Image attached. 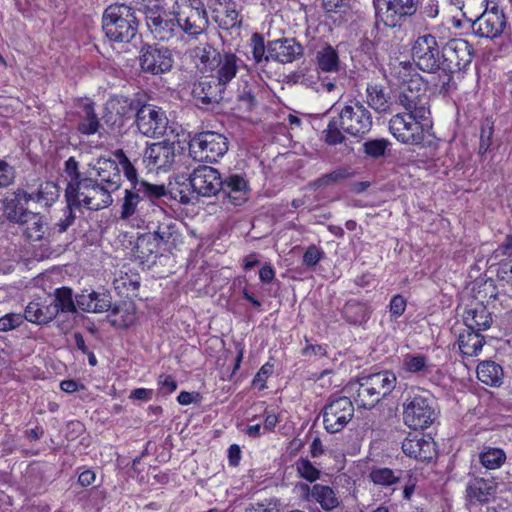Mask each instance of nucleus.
<instances>
[{
  "mask_svg": "<svg viewBox=\"0 0 512 512\" xmlns=\"http://www.w3.org/2000/svg\"><path fill=\"white\" fill-rule=\"evenodd\" d=\"M369 478L375 485L390 487L401 480L402 471H394L386 467H376L370 471Z\"/></svg>",
  "mask_w": 512,
  "mask_h": 512,
  "instance_id": "09e8293b",
  "label": "nucleus"
},
{
  "mask_svg": "<svg viewBox=\"0 0 512 512\" xmlns=\"http://www.w3.org/2000/svg\"><path fill=\"white\" fill-rule=\"evenodd\" d=\"M27 218L19 225L24 226V233L31 241H40L46 229V222L40 213L30 212Z\"/></svg>",
  "mask_w": 512,
  "mask_h": 512,
  "instance_id": "c03bdc74",
  "label": "nucleus"
},
{
  "mask_svg": "<svg viewBox=\"0 0 512 512\" xmlns=\"http://www.w3.org/2000/svg\"><path fill=\"white\" fill-rule=\"evenodd\" d=\"M409 113H397L389 121V130L402 144L421 145L425 140L426 128L422 120Z\"/></svg>",
  "mask_w": 512,
  "mask_h": 512,
  "instance_id": "1a4fd4ad",
  "label": "nucleus"
},
{
  "mask_svg": "<svg viewBox=\"0 0 512 512\" xmlns=\"http://www.w3.org/2000/svg\"><path fill=\"white\" fill-rule=\"evenodd\" d=\"M390 141L384 138L372 139L363 143V152L367 157L378 159L386 154Z\"/></svg>",
  "mask_w": 512,
  "mask_h": 512,
  "instance_id": "5fc2aeb1",
  "label": "nucleus"
},
{
  "mask_svg": "<svg viewBox=\"0 0 512 512\" xmlns=\"http://www.w3.org/2000/svg\"><path fill=\"white\" fill-rule=\"evenodd\" d=\"M79 120L77 130L83 135H93L100 128V121L95 113L93 103H86L78 112Z\"/></svg>",
  "mask_w": 512,
  "mask_h": 512,
  "instance_id": "a19ab883",
  "label": "nucleus"
},
{
  "mask_svg": "<svg viewBox=\"0 0 512 512\" xmlns=\"http://www.w3.org/2000/svg\"><path fill=\"white\" fill-rule=\"evenodd\" d=\"M90 170L94 172L98 184L106 186L110 190L117 191L122 184L120 169L115 160L99 157L94 163L89 164ZM92 176L93 173H90Z\"/></svg>",
  "mask_w": 512,
  "mask_h": 512,
  "instance_id": "a211bd4d",
  "label": "nucleus"
},
{
  "mask_svg": "<svg viewBox=\"0 0 512 512\" xmlns=\"http://www.w3.org/2000/svg\"><path fill=\"white\" fill-rule=\"evenodd\" d=\"M30 201H34L42 207H51L60 196L59 186L53 181L41 182L35 191L28 192Z\"/></svg>",
  "mask_w": 512,
  "mask_h": 512,
  "instance_id": "f704fd0d",
  "label": "nucleus"
},
{
  "mask_svg": "<svg viewBox=\"0 0 512 512\" xmlns=\"http://www.w3.org/2000/svg\"><path fill=\"white\" fill-rule=\"evenodd\" d=\"M133 189L141 195L143 200L148 199L152 202L166 196L168 193L164 185L151 184L145 180L136 182Z\"/></svg>",
  "mask_w": 512,
  "mask_h": 512,
  "instance_id": "3c124183",
  "label": "nucleus"
},
{
  "mask_svg": "<svg viewBox=\"0 0 512 512\" xmlns=\"http://www.w3.org/2000/svg\"><path fill=\"white\" fill-rule=\"evenodd\" d=\"M474 57L473 46L465 39L453 38L443 46V73L451 75L467 68Z\"/></svg>",
  "mask_w": 512,
  "mask_h": 512,
  "instance_id": "9b49d317",
  "label": "nucleus"
},
{
  "mask_svg": "<svg viewBox=\"0 0 512 512\" xmlns=\"http://www.w3.org/2000/svg\"><path fill=\"white\" fill-rule=\"evenodd\" d=\"M411 55L415 65L421 71L443 72V47L439 46L435 36L431 34L418 36L411 47Z\"/></svg>",
  "mask_w": 512,
  "mask_h": 512,
  "instance_id": "423d86ee",
  "label": "nucleus"
},
{
  "mask_svg": "<svg viewBox=\"0 0 512 512\" xmlns=\"http://www.w3.org/2000/svg\"><path fill=\"white\" fill-rule=\"evenodd\" d=\"M371 310L366 303L359 302L355 299L347 301L342 309V315L345 320L353 325H362L366 323L370 317Z\"/></svg>",
  "mask_w": 512,
  "mask_h": 512,
  "instance_id": "ea45409f",
  "label": "nucleus"
},
{
  "mask_svg": "<svg viewBox=\"0 0 512 512\" xmlns=\"http://www.w3.org/2000/svg\"><path fill=\"white\" fill-rule=\"evenodd\" d=\"M57 316V309L55 306L46 305L42 306L36 302H30L24 311V320L35 324H47Z\"/></svg>",
  "mask_w": 512,
  "mask_h": 512,
  "instance_id": "58836bf2",
  "label": "nucleus"
},
{
  "mask_svg": "<svg viewBox=\"0 0 512 512\" xmlns=\"http://www.w3.org/2000/svg\"><path fill=\"white\" fill-rule=\"evenodd\" d=\"M31 196L28 191L18 188L3 200V213L13 223L23 222L31 211L26 208Z\"/></svg>",
  "mask_w": 512,
  "mask_h": 512,
  "instance_id": "4be33fe9",
  "label": "nucleus"
},
{
  "mask_svg": "<svg viewBox=\"0 0 512 512\" xmlns=\"http://www.w3.org/2000/svg\"><path fill=\"white\" fill-rule=\"evenodd\" d=\"M405 455L419 461H430L436 455L435 442L421 433H409L402 442Z\"/></svg>",
  "mask_w": 512,
  "mask_h": 512,
  "instance_id": "6ab92c4d",
  "label": "nucleus"
},
{
  "mask_svg": "<svg viewBox=\"0 0 512 512\" xmlns=\"http://www.w3.org/2000/svg\"><path fill=\"white\" fill-rule=\"evenodd\" d=\"M143 201L141 195L133 189H126L121 206L120 218L129 219L137 212L138 205Z\"/></svg>",
  "mask_w": 512,
  "mask_h": 512,
  "instance_id": "864d4df0",
  "label": "nucleus"
},
{
  "mask_svg": "<svg viewBox=\"0 0 512 512\" xmlns=\"http://www.w3.org/2000/svg\"><path fill=\"white\" fill-rule=\"evenodd\" d=\"M506 460L504 451L500 448L484 447L479 454L480 463L487 469L499 468Z\"/></svg>",
  "mask_w": 512,
  "mask_h": 512,
  "instance_id": "8fccbe9b",
  "label": "nucleus"
},
{
  "mask_svg": "<svg viewBox=\"0 0 512 512\" xmlns=\"http://www.w3.org/2000/svg\"><path fill=\"white\" fill-rule=\"evenodd\" d=\"M139 60L142 71L152 75L170 71L174 62L173 55L168 48L156 45L143 46Z\"/></svg>",
  "mask_w": 512,
  "mask_h": 512,
  "instance_id": "2eb2a0df",
  "label": "nucleus"
},
{
  "mask_svg": "<svg viewBox=\"0 0 512 512\" xmlns=\"http://www.w3.org/2000/svg\"><path fill=\"white\" fill-rule=\"evenodd\" d=\"M172 14L180 30L190 36H198L208 28V15L201 0H176Z\"/></svg>",
  "mask_w": 512,
  "mask_h": 512,
  "instance_id": "20e7f679",
  "label": "nucleus"
},
{
  "mask_svg": "<svg viewBox=\"0 0 512 512\" xmlns=\"http://www.w3.org/2000/svg\"><path fill=\"white\" fill-rule=\"evenodd\" d=\"M138 9L145 15L146 22L152 20L153 17L165 15L162 0H136Z\"/></svg>",
  "mask_w": 512,
  "mask_h": 512,
  "instance_id": "6e6d98bb",
  "label": "nucleus"
},
{
  "mask_svg": "<svg viewBox=\"0 0 512 512\" xmlns=\"http://www.w3.org/2000/svg\"><path fill=\"white\" fill-rule=\"evenodd\" d=\"M420 0H389L375 2L376 14L383 18L381 15L385 8V13L388 16L391 14L393 17L398 16L399 18L412 16L418 9Z\"/></svg>",
  "mask_w": 512,
  "mask_h": 512,
  "instance_id": "cd10ccee",
  "label": "nucleus"
},
{
  "mask_svg": "<svg viewBox=\"0 0 512 512\" xmlns=\"http://www.w3.org/2000/svg\"><path fill=\"white\" fill-rule=\"evenodd\" d=\"M325 256L322 248L312 244L309 245L303 255V264L308 268L315 267Z\"/></svg>",
  "mask_w": 512,
  "mask_h": 512,
  "instance_id": "680f3d73",
  "label": "nucleus"
},
{
  "mask_svg": "<svg viewBox=\"0 0 512 512\" xmlns=\"http://www.w3.org/2000/svg\"><path fill=\"white\" fill-rule=\"evenodd\" d=\"M146 24L154 38L159 41H169L180 33V28L175 16L169 18L166 12L165 15L153 17L152 20L146 22Z\"/></svg>",
  "mask_w": 512,
  "mask_h": 512,
  "instance_id": "bb28decb",
  "label": "nucleus"
},
{
  "mask_svg": "<svg viewBox=\"0 0 512 512\" xmlns=\"http://www.w3.org/2000/svg\"><path fill=\"white\" fill-rule=\"evenodd\" d=\"M175 157V144L173 142H155L148 145L144 150L143 163L148 169L166 171L174 163Z\"/></svg>",
  "mask_w": 512,
  "mask_h": 512,
  "instance_id": "f3484780",
  "label": "nucleus"
},
{
  "mask_svg": "<svg viewBox=\"0 0 512 512\" xmlns=\"http://www.w3.org/2000/svg\"><path fill=\"white\" fill-rule=\"evenodd\" d=\"M267 51L272 60L286 64L301 57L303 47L294 38H282L269 42Z\"/></svg>",
  "mask_w": 512,
  "mask_h": 512,
  "instance_id": "5701e85b",
  "label": "nucleus"
},
{
  "mask_svg": "<svg viewBox=\"0 0 512 512\" xmlns=\"http://www.w3.org/2000/svg\"><path fill=\"white\" fill-rule=\"evenodd\" d=\"M367 103L378 113L390 111L391 101L388 92L381 84H368L366 88Z\"/></svg>",
  "mask_w": 512,
  "mask_h": 512,
  "instance_id": "4c0bfd02",
  "label": "nucleus"
},
{
  "mask_svg": "<svg viewBox=\"0 0 512 512\" xmlns=\"http://www.w3.org/2000/svg\"><path fill=\"white\" fill-rule=\"evenodd\" d=\"M273 365L270 363H265L262 365L260 370L257 372V374L254 376L252 385L254 388L258 390H263L266 388V381L268 377L273 373Z\"/></svg>",
  "mask_w": 512,
  "mask_h": 512,
  "instance_id": "69168bd1",
  "label": "nucleus"
},
{
  "mask_svg": "<svg viewBox=\"0 0 512 512\" xmlns=\"http://www.w3.org/2000/svg\"><path fill=\"white\" fill-rule=\"evenodd\" d=\"M463 319L467 328L479 332L487 330L492 324L491 313L482 303H476L467 308Z\"/></svg>",
  "mask_w": 512,
  "mask_h": 512,
  "instance_id": "7c9ffc66",
  "label": "nucleus"
},
{
  "mask_svg": "<svg viewBox=\"0 0 512 512\" xmlns=\"http://www.w3.org/2000/svg\"><path fill=\"white\" fill-rule=\"evenodd\" d=\"M139 22L135 10L125 4L108 6L102 16V29L114 42L128 43L137 34Z\"/></svg>",
  "mask_w": 512,
  "mask_h": 512,
  "instance_id": "7ed1b4c3",
  "label": "nucleus"
},
{
  "mask_svg": "<svg viewBox=\"0 0 512 512\" xmlns=\"http://www.w3.org/2000/svg\"><path fill=\"white\" fill-rule=\"evenodd\" d=\"M113 155L118 161V164L122 167L124 175L131 182L132 187L135 185L136 182H140V180L137 177V170L132 164V162L129 160V158L126 156L125 152L122 149H117L114 151Z\"/></svg>",
  "mask_w": 512,
  "mask_h": 512,
  "instance_id": "4d7b16f0",
  "label": "nucleus"
},
{
  "mask_svg": "<svg viewBox=\"0 0 512 512\" xmlns=\"http://www.w3.org/2000/svg\"><path fill=\"white\" fill-rule=\"evenodd\" d=\"M24 322L23 314L7 313L0 317V332H8L21 326Z\"/></svg>",
  "mask_w": 512,
  "mask_h": 512,
  "instance_id": "e2e57ef3",
  "label": "nucleus"
},
{
  "mask_svg": "<svg viewBox=\"0 0 512 512\" xmlns=\"http://www.w3.org/2000/svg\"><path fill=\"white\" fill-rule=\"evenodd\" d=\"M327 13H345L350 7V0H322Z\"/></svg>",
  "mask_w": 512,
  "mask_h": 512,
  "instance_id": "774afa93",
  "label": "nucleus"
},
{
  "mask_svg": "<svg viewBox=\"0 0 512 512\" xmlns=\"http://www.w3.org/2000/svg\"><path fill=\"white\" fill-rule=\"evenodd\" d=\"M191 174L192 187L197 196L212 197L220 193L222 177L217 169L200 165Z\"/></svg>",
  "mask_w": 512,
  "mask_h": 512,
  "instance_id": "dca6fc26",
  "label": "nucleus"
},
{
  "mask_svg": "<svg viewBox=\"0 0 512 512\" xmlns=\"http://www.w3.org/2000/svg\"><path fill=\"white\" fill-rule=\"evenodd\" d=\"M403 367L407 372L420 373L428 370L427 357L424 355L407 354L403 360Z\"/></svg>",
  "mask_w": 512,
  "mask_h": 512,
  "instance_id": "13d9d810",
  "label": "nucleus"
},
{
  "mask_svg": "<svg viewBox=\"0 0 512 512\" xmlns=\"http://www.w3.org/2000/svg\"><path fill=\"white\" fill-rule=\"evenodd\" d=\"M220 193L229 198L234 205H241L248 198L249 185L247 180L238 174H230L222 178Z\"/></svg>",
  "mask_w": 512,
  "mask_h": 512,
  "instance_id": "a878e982",
  "label": "nucleus"
},
{
  "mask_svg": "<svg viewBox=\"0 0 512 512\" xmlns=\"http://www.w3.org/2000/svg\"><path fill=\"white\" fill-rule=\"evenodd\" d=\"M216 21L222 29L230 30L241 25V18L237 4L233 0H218V7L214 8Z\"/></svg>",
  "mask_w": 512,
  "mask_h": 512,
  "instance_id": "c756f323",
  "label": "nucleus"
},
{
  "mask_svg": "<svg viewBox=\"0 0 512 512\" xmlns=\"http://www.w3.org/2000/svg\"><path fill=\"white\" fill-rule=\"evenodd\" d=\"M373 120L369 109L359 100L353 99L346 103L337 117H333L327 128L322 132L326 144L334 146L342 144L345 133L353 137H363L372 128Z\"/></svg>",
  "mask_w": 512,
  "mask_h": 512,
  "instance_id": "f257e3e1",
  "label": "nucleus"
},
{
  "mask_svg": "<svg viewBox=\"0 0 512 512\" xmlns=\"http://www.w3.org/2000/svg\"><path fill=\"white\" fill-rule=\"evenodd\" d=\"M296 470L302 478L310 482L316 481L320 476V471L305 458H300L296 462Z\"/></svg>",
  "mask_w": 512,
  "mask_h": 512,
  "instance_id": "052dcab7",
  "label": "nucleus"
},
{
  "mask_svg": "<svg viewBox=\"0 0 512 512\" xmlns=\"http://www.w3.org/2000/svg\"><path fill=\"white\" fill-rule=\"evenodd\" d=\"M363 377L382 399L388 396L396 386V376L390 371H381Z\"/></svg>",
  "mask_w": 512,
  "mask_h": 512,
  "instance_id": "c9c22d12",
  "label": "nucleus"
},
{
  "mask_svg": "<svg viewBox=\"0 0 512 512\" xmlns=\"http://www.w3.org/2000/svg\"><path fill=\"white\" fill-rule=\"evenodd\" d=\"M191 55L198 70L203 74H208L219 52L208 43H200L192 50Z\"/></svg>",
  "mask_w": 512,
  "mask_h": 512,
  "instance_id": "e433bc0d",
  "label": "nucleus"
},
{
  "mask_svg": "<svg viewBox=\"0 0 512 512\" xmlns=\"http://www.w3.org/2000/svg\"><path fill=\"white\" fill-rule=\"evenodd\" d=\"M239 59L232 53H219L207 76L215 78L217 82L226 85L236 76Z\"/></svg>",
  "mask_w": 512,
  "mask_h": 512,
  "instance_id": "393cba45",
  "label": "nucleus"
},
{
  "mask_svg": "<svg viewBox=\"0 0 512 512\" xmlns=\"http://www.w3.org/2000/svg\"><path fill=\"white\" fill-rule=\"evenodd\" d=\"M172 227L169 225H160L158 229L150 235H142L137 240V250L144 254V245L152 244L154 248H159L161 244H166L172 237Z\"/></svg>",
  "mask_w": 512,
  "mask_h": 512,
  "instance_id": "a18cd8bd",
  "label": "nucleus"
},
{
  "mask_svg": "<svg viewBox=\"0 0 512 512\" xmlns=\"http://www.w3.org/2000/svg\"><path fill=\"white\" fill-rule=\"evenodd\" d=\"M78 308L87 313H104L112 310V297L106 290L94 291L84 290L76 295Z\"/></svg>",
  "mask_w": 512,
  "mask_h": 512,
  "instance_id": "412c9836",
  "label": "nucleus"
},
{
  "mask_svg": "<svg viewBox=\"0 0 512 512\" xmlns=\"http://www.w3.org/2000/svg\"><path fill=\"white\" fill-rule=\"evenodd\" d=\"M485 344V338L474 329L467 328L460 333L458 345L461 353L465 356H477Z\"/></svg>",
  "mask_w": 512,
  "mask_h": 512,
  "instance_id": "72a5a7b5",
  "label": "nucleus"
},
{
  "mask_svg": "<svg viewBox=\"0 0 512 512\" xmlns=\"http://www.w3.org/2000/svg\"><path fill=\"white\" fill-rule=\"evenodd\" d=\"M502 376V367L493 361H484L477 366V377L486 385L492 387L500 386Z\"/></svg>",
  "mask_w": 512,
  "mask_h": 512,
  "instance_id": "79ce46f5",
  "label": "nucleus"
},
{
  "mask_svg": "<svg viewBox=\"0 0 512 512\" xmlns=\"http://www.w3.org/2000/svg\"><path fill=\"white\" fill-rule=\"evenodd\" d=\"M224 91L223 84L206 75L194 84L192 93L197 105L207 108L210 105L218 104L223 99Z\"/></svg>",
  "mask_w": 512,
  "mask_h": 512,
  "instance_id": "aec40b11",
  "label": "nucleus"
},
{
  "mask_svg": "<svg viewBox=\"0 0 512 512\" xmlns=\"http://www.w3.org/2000/svg\"><path fill=\"white\" fill-rule=\"evenodd\" d=\"M136 320L134 305L122 302L115 304L110 312V322L113 326L127 328Z\"/></svg>",
  "mask_w": 512,
  "mask_h": 512,
  "instance_id": "37998d69",
  "label": "nucleus"
},
{
  "mask_svg": "<svg viewBox=\"0 0 512 512\" xmlns=\"http://www.w3.org/2000/svg\"><path fill=\"white\" fill-rule=\"evenodd\" d=\"M139 102L125 96L112 97L106 103V122H110L112 125L122 126L125 118L130 117L133 112H137L139 108Z\"/></svg>",
  "mask_w": 512,
  "mask_h": 512,
  "instance_id": "b1692460",
  "label": "nucleus"
},
{
  "mask_svg": "<svg viewBox=\"0 0 512 512\" xmlns=\"http://www.w3.org/2000/svg\"><path fill=\"white\" fill-rule=\"evenodd\" d=\"M315 59L321 88L327 92L334 91L337 88V77H323L322 74L337 75L343 71L337 50L327 44L316 52Z\"/></svg>",
  "mask_w": 512,
  "mask_h": 512,
  "instance_id": "4468645a",
  "label": "nucleus"
},
{
  "mask_svg": "<svg viewBox=\"0 0 512 512\" xmlns=\"http://www.w3.org/2000/svg\"><path fill=\"white\" fill-rule=\"evenodd\" d=\"M64 171L70 177V181L65 190V198H67L76 191V186H80L79 182H83L85 178L81 177L79 163L74 157H69L65 161Z\"/></svg>",
  "mask_w": 512,
  "mask_h": 512,
  "instance_id": "603ef678",
  "label": "nucleus"
},
{
  "mask_svg": "<svg viewBox=\"0 0 512 512\" xmlns=\"http://www.w3.org/2000/svg\"><path fill=\"white\" fill-rule=\"evenodd\" d=\"M168 193L181 204L194 203L198 196L192 187V174L189 177L176 176L174 181L169 183Z\"/></svg>",
  "mask_w": 512,
  "mask_h": 512,
  "instance_id": "c85d7f7f",
  "label": "nucleus"
},
{
  "mask_svg": "<svg viewBox=\"0 0 512 512\" xmlns=\"http://www.w3.org/2000/svg\"><path fill=\"white\" fill-rule=\"evenodd\" d=\"M350 388L356 392L354 401L359 408L372 409L382 400L364 377H360L357 382L351 383Z\"/></svg>",
  "mask_w": 512,
  "mask_h": 512,
  "instance_id": "473e14b6",
  "label": "nucleus"
},
{
  "mask_svg": "<svg viewBox=\"0 0 512 512\" xmlns=\"http://www.w3.org/2000/svg\"><path fill=\"white\" fill-rule=\"evenodd\" d=\"M354 406L350 398H332L322 410L323 424L327 432L338 433L352 420Z\"/></svg>",
  "mask_w": 512,
  "mask_h": 512,
  "instance_id": "f8f14e48",
  "label": "nucleus"
},
{
  "mask_svg": "<svg viewBox=\"0 0 512 512\" xmlns=\"http://www.w3.org/2000/svg\"><path fill=\"white\" fill-rule=\"evenodd\" d=\"M311 499L318 502L325 510H332L339 505L338 497L334 490L325 485L315 484L310 490Z\"/></svg>",
  "mask_w": 512,
  "mask_h": 512,
  "instance_id": "49530a36",
  "label": "nucleus"
},
{
  "mask_svg": "<svg viewBox=\"0 0 512 512\" xmlns=\"http://www.w3.org/2000/svg\"><path fill=\"white\" fill-rule=\"evenodd\" d=\"M189 150L195 159L214 163L228 151V140L223 134L204 131L191 139Z\"/></svg>",
  "mask_w": 512,
  "mask_h": 512,
  "instance_id": "0eeeda50",
  "label": "nucleus"
},
{
  "mask_svg": "<svg viewBox=\"0 0 512 512\" xmlns=\"http://www.w3.org/2000/svg\"><path fill=\"white\" fill-rule=\"evenodd\" d=\"M397 103L414 117L427 118L430 114L429 98L420 79H411L400 90Z\"/></svg>",
  "mask_w": 512,
  "mask_h": 512,
  "instance_id": "9d476101",
  "label": "nucleus"
},
{
  "mask_svg": "<svg viewBox=\"0 0 512 512\" xmlns=\"http://www.w3.org/2000/svg\"><path fill=\"white\" fill-rule=\"evenodd\" d=\"M497 483L493 478H475L467 486V497L470 502L486 503L496 493Z\"/></svg>",
  "mask_w": 512,
  "mask_h": 512,
  "instance_id": "2f4dec72",
  "label": "nucleus"
},
{
  "mask_svg": "<svg viewBox=\"0 0 512 512\" xmlns=\"http://www.w3.org/2000/svg\"><path fill=\"white\" fill-rule=\"evenodd\" d=\"M251 46L253 59L257 64L268 62L271 59V57H268V51L265 47L264 39L260 34L255 33L252 35Z\"/></svg>",
  "mask_w": 512,
  "mask_h": 512,
  "instance_id": "bf43d9fd",
  "label": "nucleus"
},
{
  "mask_svg": "<svg viewBox=\"0 0 512 512\" xmlns=\"http://www.w3.org/2000/svg\"><path fill=\"white\" fill-rule=\"evenodd\" d=\"M15 179L14 168L4 160L0 159V188L10 186Z\"/></svg>",
  "mask_w": 512,
  "mask_h": 512,
  "instance_id": "338daca9",
  "label": "nucleus"
},
{
  "mask_svg": "<svg viewBox=\"0 0 512 512\" xmlns=\"http://www.w3.org/2000/svg\"><path fill=\"white\" fill-rule=\"evenodd\" d=\"M74 208H77V207L75 205H70V203L67 202V206L64 209L63 218H61L55 224V229L57 230V232L64 233L74 223V221L76 219V216L73 212Z\"/></svg>",
  "mask_w": 512,
  "mask_h": 512,
  "instance_id": "0e129e2a",
  "label": "nucleus"
},
{
  "mask_svg": "<svg viewBox=\"0 0 512 512\" xmlns=\"http://www.w3.org/2000/svg\"><path fill=\"white\" fill-rule=\"evenodd\" d=\"M51 306H55L57 314L59 312L75 313L78 308L76 299L73 298L72 289L69 287H61L55 290L54 301Z\"/></svg>",
  "mask_w": 512,
  "mask_h": 512,
  "instance_id": "de8ad7c7",
  "label": "nucleus"
},
{
  "mask_svg": "<svg viewBox=\"0 0 512 512\" xmlns=\"http://www.w3.org/2000/svg\"><path fill=\"white\" fill-rule=\"evenodd\" d=\"M79 183L80 186H76V191L66 198L70 205L84 206L89 210L97 211L113 203L111 194L115 191L98 184V181L92 177H86L83 182Z\"/></svg>",
  "mask_w": 512,
  "mask_h": 512,
  "instance_id": "39448f33",
  "label": "nucleus"
},
{
  "mask_svg": "<svg viewBox=\"0 0 512 512\" xmlns=\"http://www.w3.org/2000/svg\"><path fill=\"white\" fill-rule=\"evenodd\" d=\"M136 125L139 132L147 137L164 135L168 125V119L162 108L143 104L136 112Z\"/></svg>",
  "mask_w": 512,
  "mask_h": 512,
  "instance_id": "ddd939ff",
  "label": "nucleus"
},
{
  "mask_svg": "<svg viewBox=\"0 0 512 512\" xmlns=\"http://www.w3.org/2000/svg\"><path fill=\"white\" fill-rule=\"evenodd\" d=\"M463 12L472 22V30L475 35L495 39L499 37L507 24L506 17L496 4L488 7L487 0H465Z\"/></svg>",
  "mask_w": 512,
  "mask_h": 512,
  "instance_id": "f03ea898",
  "label": "nucleus"
},
{
  "mask_svg": "<svg viewBox=\"0 0 512 512\" xmlns=\"http://www.w3.org/2000/svg\"><path fill=\"white\" fill-rule=\"evenodd\" d=\"M403 419L414 430L428 428L436 419L432 397L416 394L407 398L403 404Z\"/></svg>",
  "mask_w": 512,
  "mask_h": 512,
  "instance_id": "6e6552de",
  "label": "nucleus"
}]
</instances>
